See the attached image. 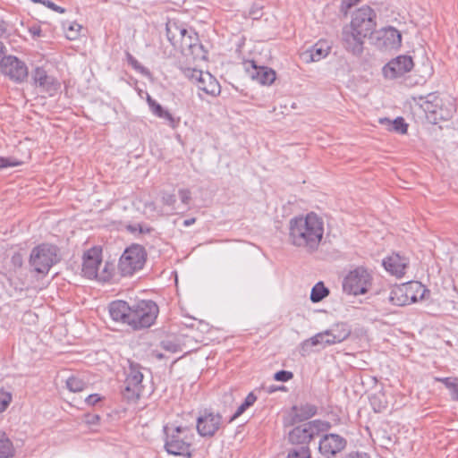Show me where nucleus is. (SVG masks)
Wrapping results in <instances>:
<instances>
[{"mask_svg":"<svg viewBox=\"0 0 458 458\" xmlns=\"http://www.w3.org/2000/svg\"><path fill=\"white\" fill-rule=\"evenodd\" d=\"M323 423L319 420L308 421L289 431L287 441L293 446L305 447L319 435Z\"/></svg>","mask_w":458,"mask_h":458,"instance_id":"nucleus-7","label":"nucleus"},{"mask_svg":"<svg viewBox=\"0 0 458 458\" xmlns=\"http://www.w3.org/2000/svg\"><path fill=\"white\" fill-rule=\"evenodd\" d=\"M329 49L330 47L327 46V42L319 41L309 50L305 51L302 54V58L307 63L318 62L328 55Z\"/></svg>","mask_w":458,"mask_h":458,"instance_id":"nucleus-26","label":"nucleus"},{"mask_svg":"<svg viewBox=\"0 0 458 458\" xmlns=\"http://www.w3.org/2000/svg\"><path fill=\"white\" fill-rule=\"evenodd\" d=\"M383 266L391 275L401 277L405 274L408 259L397 253H394L383 260Z\"/></svg>","mask_w":458,"mask_h":458,"instance_id":"nucleus-23","label":"nucleus"},{"mask_svg":"<svg viewBox=\"0 0 458 458\" xmlns=\"http://www.w3.org/2000/svg\"><path fill=\"white\" fill-rule=\"evenodd\" d=\"M371 276L363 267H357L344 277L343 289L348 294L359 295L368 292Z\"/></svg>","mask_w":458,"mask_h":458,"instance_id":"nucleus-9","label":"nucleus"},{"mask_svg":"<svg viewBox=\"0 0 458 458\" xmlns=\"http://www.w3.org/2000/svg\"><path fill=\"white\" fill-rule=\"evenodd\" d=\"M413 65L414 64L411 56L399 55L383 67V73L387 79H396L410 72Z\"/></svg>","mask_w":458,"mask_h":458,"instance_id":"nucleus-16","label":"nucleus"},{"mask_svg":"<svg viewBox=\"0 0 458 458\" xmlns=\"http://www.w3.org/2000/svg\"><path fill=\"white\" fill-rule=\"evenodd\" d=\"M331 341H332V335H327L326 344H327V345H333V344H336V343H331Z\"/></svg>","mask_w":458,"mask_h":458,"instance_id":"nucleus-59","label":"nucleus"},{"mask_svg":"<svg viewBox=\"0 0 458 458\" xmlns=\"http://www.w3.org/2000/svg\"><path fill=\"white\" fill-rule=\"evenodd\" d=\"M143 390V386L127 384L124 382L123 387L122 389V394L123 398L128 401H136L140 398Z\"/></svg>","mask_w":458,"mask_h":458,"instance_id":"nucleus-34","label":"nucleus"},{"mask_svg":"<svg viewBox=\"0 0 458 458\" xmlns=\"http://www.w3.org/2000/svg\"><path fill=\"white\" fill-rule=\"evenodd\" d=\"M179 196L183 204H189L191 199V192L188 189L179 190Z\"/></svg>","mask_w":458,"mask_h":458,"instance_id":"nucleus-47","label":"nucleus"},{"mask_svg":"<svg viewBox=\"0 0 458 458\" xmlns=\"http://www.w3.org/2000/svg\"><path fill=\"white\" fill-rule=\"evenodd\" d=\"M250 14L253 17V19H258V16L259 14V10H254V9H251L250 12Z\"/></svg>","mask_w":458,"mask_h":458,"instance_id":"nucleus-58","label":"nucleus"},{"mask_svg":"<svg viewBox=\"0 0 458 458\" xmlns=\"http://www.w3.org/2000/svg\"><path fill=\"white\" fill-rule=\"evenodd\" d=\"M155 357L158 360H162L165 356L163 353L160 352H155Z\"/></svg>","mask_w":458,"mask_h":458,"instance_id":"nucleus-61","label":"nucleus"},{"mask_svg":"<svg viewBox=\"0 0 458 458\" xmlns=\"http://www.w3.org/2000/svg\"><path fill=\"white\" fill-rule=\"evenodd\" d=\"M146 260L145 248L140 244H132L120 257L117 270L122 276H131L143 268Z\"/></svg>","mask_w":458,"mask_h":458,"instance_id":"nucleus-5","label":"nucleus"},{"mask_svg":"<svg viewBox=\"0 0 458 458\" xmlns=\"http://www.w3.org/2000/svg\"><path fill=\"white\" fill-rule=\"evenodd\" d=\"M293 423L305 421L317 414L318 407L315 404L305 403L294 405L292 408Z\"/></svg>","mask_w":458,"mask_h":458,"instance_id":"nucleus-25","label":"nucleus"},{"mask_svg":"<svg viewBox=\"0 0 458 458\" xmlns=\"http://www.w3.org/2000/svg\"><path fill=\"white\" fill-rule=\"evenodd\" d=\"M327 335H328V332H327V330L319 332V333L316 334L315 335H313L312 337H310V339L306 340L303 343V344L310 345V346H317V345L327 346V344H326Z\"/></svg>","mask_w":458,"mask_h":458,"instance_id":"nucleus-38","label":"nucleus"},{"mask_svg":"<svg viewBox=\"0 0 458 458\" xmlns=\"http://www.w3.org/2000/svg\"><path fill=\"white\" fill-rule=\"evenodd\" d=\"M15 449L4 432L0 431V458H13Z\"/></svg>","mask_w":458,"mask_h":458,"instance_id":"nucleus-30","label":"nucleus"},{"mask_svg":"<svg viewBox=\"0 0 458 458\" xmlns=\"http://www.w3.org/2000/svg\"><path fill=\"white\" fill-rule=\"evenodd\" d=\"M310 449L309 446H293L289 449L287 458H310Z\"/></svg>","mask_w":458,"mask_h":458,"instance_id":"nucleus-37","label":"nucleus"},{"mask_svg":"<svg viewBox=\"0 0 458 458\" xmlns=\"http://www.w3.org/2000/svg\"><path fill=\"white\" fill-rule=\"evenodd\" d=\"M126 59L128 64L137 72H139L141 74H147L148 69L145 68L143 65L139 63V61L129 52L126 53Z\"/></svg>","mask_w":458,"mask_h":458,"instance_id":"nucleus-41","label":"nucleus"},{"mask_svg":"<svg viewBox=\"0 0 458 458\" xmlns=\"http://www.w3.org/2000/svg\"><path fill=\"white\" fill-rule=\"evenodd\" d=\"M12 402V394L9 392L0 390V412L4 411Z\"/></svg>","mask_w":458,"mask_h":458,"instance_id":"nucleus-45","label":"nucleus"},{"mask_svg":"<svg viewBox=\"0 0 458 458\" xmlns=\"http://www.w3.org/2000/svg\"><path fill=\"white\" fill-rule=\"evenodd\" d=\"M21 165H22V162L13 158V157H0V169L6 168V167L19 166Z\"/></svg>","mask_w":458,"mask_h":458,"instance_id":"nucleus-43","label":"nucleus"},{"mask_svg":"<svg viewBox=\"0 0 458 458\" xmlns=\"http://www.w3.org/2000/svg\"><path fill=\"white\" fill-rule=\"evenodd\" d=\"M127 228H128V230H129L131 233L139 232V226H138V224H137V225H129Z\"/></svg>","mask_w":458,"mask_h":458,"instance_id":"nucleus-56","label":"nucleus"},{"mask_svg":"<svg viewBox=\"0 0 458 458\" xmlns=\"http://www.w3.org/2000/svg\"><path fill=\"white\" fill-rule=\"evenodd\" d=\"M382 397H384V395L381 394H374L370 397V404L376 412H380L386 408V405L383 404L381 402Z\"/></svg>","mask_w":458,"mask_h":458,"instance_id":"nucleus-42","label":"nucleus"},{"mask_svg":"<svg viewBox=\"0 0 458 458\" xmlns=\"http://www.w3.org/2000/svg\"><path fill=\"white\" fill-rule=\"evenodd\" d=\"M29 30H30V34L32 35L33 38H37V37H40L41 36L42 30H41L39 26H36V25L35 26H31Z\"/></svg>","mask_w":458,"mask_h":458,"instance_id":"nucleus-53","label":"nucleus"},{"mask_svg":"<svg viewBox=\"0 0 458 458\" xmlns=\"http://www.w3.org/2000/svg\"><path fill=\"white\" fill-rule=\"evenodd\" d=\"M222 416L211 410H205L197 419V431L199 436L205 437H213L220 428Z\"/></svg>","mask_w":458,"mask_h":458,"instance_id":"nucleus-13","label":"nucleus"},{"mask_svg":"<svg viewBox=\"0 0 458 458\" xmlns=\"http://www.w3.org/2000/svg\"><path fill=\"white\" fill-rule=\"evenodd\" d=\"M82 27L76 22L69 23L67 28L64 27L66 38L70 40L76 39Z\"/></svg>","mask_w":458,"mask_h":458,"instance_id":"nucleus-40","label":"nucleus"},{"mask_svg":"<svg viewBox=\"0 0 458 458\" xmlns=\"http://www.w3.org/2000/svg\"><path fill=\"white\" fill-rule=\"evenodd\" d=\"M6 32V28L4 22H0V37H2Z\"/></svg>","mask_w":458,"mask_h":458,"instance_id":"nucleus-57","label":"nucleus"},{"mask_svg":"<svg viewBox=\"0 0 458 458\" xmlns=\"http://www.w3.org/2000/svg\"><path fill=\"white\" fill-rule=\"evenodd\" d=\"M57 247L53 244L42 243L31 250L30 265L37 273L47 274L57 262Z\"/></svg>","mask_w":458,"mask_h":458,"instance_id":"nucleus-6","label":"nucleus"},{"mask_svg":"<svg viewBox=\"0 0 458 458\" xmlns=\"http://www.w3.org/2000/svg\"><path fill=\"white\" fill-rule=\"evenodd\" d=\"M67 388L73 393L81 392L87 387V383L78 377L72 376L66 380Z\"/></svg>","mask_w":458,"mask_h":458,"instance_id":"nucleus-36","label":"nucleus"},{"mask_svg":"<svg viewBox=\"0 0 458 458\" xmlns=\"http://www.w3.org/2000/svg\"><path fill=\"white\" fill-rule=\"evenodd\" d=\"M165 449L169 454L191 457V443L193 435L186 426L165 425Z\"/></svg>","mask_w":458,"mask_h":458,"instance_id":"nucleus-4","label":"nucleus"},{"mask_svg":"<svg viewBox=\"0 0 458 458\" xmlns=\"http://www.w3.org/2000/svg\"><path fill=\"white\" fill-rule=\"evenodd\" d=\"M33 84L40 89L41 92L54 96L60 88V83L54 77L49 75L42 67H36L32 72Z\"/></svg>","mask_w":458,"mask_h":458,"instance_id":"nucleus-17","label":"nucleus"},{"mask_svg":"<svg viewBox=\"0 0 458 458\" xmlns=\"http://www.w3.org/2000/svg\"><path fill=\"white\" fill-rule=\"evenodd\" d=\"M257 401V396L253 393H250L244 402L238 407L234 414L231 417L229 422H232L239 416H241L248 408L252 406L254 403Z\"/></svg>","mask_w":458,"mask_h":458,"instance_id":"nucleus-35","label":"nucleus"},{"mask_svg":"<svg viewBox=\"0 0 458 458\" xmlns=\"http://www.w3.org/2000/svg\"><path fill=\"white\" fill-rule=\"evenodd\" d=\"M327 332L332 335L331 343H342L350 336L352 329L347 323L340 322L327 329Z\"/></svg>","mask_w":458,"mask_h":458,"instance_id":"nucleus-27","label":"nucleus"},{"mask_svg":"<svg viewBox=\"0 0 458 458\" xmlns=\"http://www.w3.org/2000/svg\"><path fill=\"white\" fill-rule=\"evenodd\" d=\"M187 31L184 24L176 20H168L165 24L166 38L176 49L182 47V40Z\"/></svg>","mask_w":458,"mask_h":458,"instance_id":"nucleus-21","label":"nucleus"},{"mask_svg":"<svg viewBox=\"0 0 458 458\" xmlns=\"http://www.w3.org/2000/svg\"><path fill=\"white\" fill-rule=\"evenodd\" d=\"M161 346L164 350L173 353L182 351L180 344L171 340L162 341Z\"/></svg>","mask_w":458,"mask_h":458,"instance_id":"nucleus-44","label":"nucleus"},{"mask_svg":"<svg viewBox=\"0 0 458 458\" xmlns=\"http://www.w3.org/2000/svg\"><path fill=\"white\" fill-rule=\"evenodd\" d=\"M45 1L46 0H33V2H35V3H41V4H43V2H45Z\"/></svg>","mask_w":458,"mask_h":458,"instance_id":"nucleus-62","label":"nucleus"},{"mask_svg":"<svg viewBox=\"0 0 458 458\" xmlns=\"http://www.w3.org/2000/svg\"><path fill=\"white\" fill-rule=\"evenodd\" d=\"M101 249L93 247L84 252L81 272L84 277L94 279L98 276L99 266L102 263Z\"/></svg>","mask_w":458,"mask_h":458,"instance_id":"nucleus-18","label":"nucleus"},{"mask_svg":"<svg viewBox=\"0 0 458 458\" xmlns=\"http://www.w3.org/2000/svg\"><path fill=\"white\" fill-rule=\"evenodd\" d=\"M379 123L381 124H385L387 126L389 131H393L398 132L400 134L407 133L408 124L405 123L404 119L401 116L396 117L394 120H390L388 118H380Z\"/></svg>","mask_w":458,"mask_h":458,"instance_id":"nucleus-29","label":"nucleus"},{"mask_svg":"<svg viewBox=\"0 0 458 458\" xmlns=\"http://www.w3.org/2000/svg\"><path fill=\"white\" fill-rule=\"evenodd\" d=\"M284 389H285V387H284V386H279V387L272 386V387L269 389V391H268V392L272 393V392H274V391H276V390H284Z\"/></svg>","mask_w":458,"mask_h":458,"instance_id":"nucleus-60","label":"nucleus"},{"mask_svg":"<svg viewBox=\"0 0 458 458\" xmlns=\"http://www.w3.org/2000/svg\"><path fill=\"white\" fill-rule=\"evenodd\" d=\"M176 49L180 50L182 55H191L194 59H203L206 55L198 34L192 30H187L182 40V47H178Z\"/></svg>","mask_w":458,"mask_h":458,"instance_id":"nucleus-15","label":"nucleus"},{"mask_svg":"<svg viewBox=\"0 0 458 458\" xmlns=\"http://www.w3.org/2000/svg\"><path fill=\"white\" fill-rule=\"evenodd\" d=\"M187 31L184 24L176 20H168L165 24L166 38L176 49L182 47V40Z\"/></svg>","mask_w":458,"mask_h":458,"instance_id":"nucleus-22","label":"nucleus"},{"mask_svg":"<svg viewBox=\"0 0 458 458\" xmlns=\"http://www.w3.org/2000/svg\"><path fill=\"white\" fill-rule=\"evenodd\" d=\"M345 458H370L367 453L364 452H351Z\"/></svg>","mask_w":458,"mask_h":458,"instance_id":"nucleus-52","label":"nucleus"},{"mask_svg":"<svg viewBox=\"0 0 458 458\" xmlns=\"http://www.w3.org/2000/svg\"><path fill=\"white\" fill-rule=\"evenodd\" d=\"M183 75L192 81L199 90L211 97H217L221 93L218 81L208 72L195 68H184Z\"/></svg>","mask_w":458,"mask_h":458,"instance_id":"nucleus-8","label":"nucleus"},{"mask_svg":"<svg viewBox=\"0 0 458 458\" xmlns=\"http://www.w3.org/2000/svg\"><path fill=\"white\" fill-rule=\"evenodd\" d=\"M101 396L98 394H89L86 399L85 403L89 406L96 405L98 402L101 401Z\"/></svg>","mask_w":458,"mask_h":458,"instance_id":"nucleus-51","label":"nucleus"},{"mask_svg":"<svg viewBox=\"0 0 458 458\" xmlns=\"http://www.w3.org/2000/svg\"><path fill=\"white\" fill-rule=\"evenodd\" d=\"M138 226H139V232L140 233H149L152 231V229L150 227H144L140 224H138Z\"/></svg>","mask_w":458,"mask_h":458,"instance_id":"nucleus-54","label":"nucleus"},{"mask_svg":"<svg viewBox=\"0 0 458 458\" xmlns=\"http://www.w3.org/2000/svg\"><path fill=\"white\" fill-rule=\"evenodd\" d=\"M347 441L338 434H326L318 443V451L326 458L335 457L346 446Z\"/></svg>","mask_w":458,"mask_h":458,"instance_id":"nucleus-14","label":"nucleus"},{"mask_svg":"<svg viewBox=\"0 0 458 458\" xmlns=\"http://www.w3.org/2000/svg\"><path fill=\"white\" fill-rule=\"evenodd\" d=\"M195 222H196V218L195 217H191V218L184 220L183 221V225L187 227V226H190V225H193Z\"/></svg>","mask_w":458,"mask_h":458,"instance_id":"nucleus-55","label":"nucleus"},{"mask_svg":"<svg viewBox=\"0 0 458 458\" xmlns=\"http://www.w3.org/2000/svg\"><path fill=\"white\" fill-rule=\"evenodd\" d=\"M293 374L291 371L287 370H279L275 373L274 379L280 382H287L292 379Z\"/></svg>","mask_w":458,"mask_h":458,"instance_id":"nucleus-46","label":"nucleus"},{"mask_svg":"<svg viewBox=\"0 0 458 458\" xmlns=\"http://www.w3.org/2000/svg\"><path fill=\"white\" fill-rule=\"evenodd\" d=\"M435 381L441 382L445 386L450 390L451 398L454 401L458 402V377H435Z\"/></svg>","mask_w":458,"mask_h":458,"instance_id":"nucleus-33","label":"nucleus"},{"mask_svg":"<svg viewBox=\"0 0 458 458\" xmlns=\"http://www.w3.org/2000/svg\"><path fill=\"white\" fill-rule=\"evenodd\" d=\"M43 4L56 13H65L64 8L55 4L54 2H52L50 0H46L45 2H43Z\"/></svg>","mask_w":458,"mask_h":458,"instance_id":"nucleus-48","label":"nucleus"},{"mask_svg":"<svg viewBox=\"0 0 458 458\" xmlns=\"http://www.w3.org/2000/svg\"><path fill=\"white\" fill-rule=\"evenodd\" d=\"M247 70L250 77L263 85H270L276 80V72L271 68L266 66H258L254 61H250Z\"/></svg>","mask_w":458,"mask_h":458,"instance_id":"nucleus-20","label":"nucleus"},{"mask_svg":"<svg viewBox=\"0 0 458 458\" xmlns=\"http://www.w3.org/2000/svg\"><path fill=\"white\" fill-rule=\"evenodd\" d=\"M324 235V222L314 212L289 221V242L308 253L318 250Z\"/></svg>","mask_w":458,"mask_h":458,"instance_id":"nucleus-2","label":"nucleus"},{"mask_svg":"<svg viewBox=\"0 0 458 458\" xmlns=\"http://www.w3.org/2000/svg\"><path fill=\"white\" fill-rule=\"evenodd\" d=\"M422 290L423 286L419 282H410L408 284L394 286L388 296V301L394 306H404L411 302H415L418 297L415 295V292Z\"/></svg>","mask_w":458,"mask_h":458,"instance_id":"nucleus-11","label":"nucleus"},{"mask_svg":"<svg viewBox=\"0 0 458 458\" xmlns=\"http://www.w3.org/2000/svg\"><path fill=\"white\" fill-rule=\"evenodd\" d=\"M158 312V306L151 300H142L132 306L124 301H115L109 305L111 318L133 330L150 327L155 323Z\"/></svg>","mask_w":458,"mask_h":458,"instance_id":"nucleus-1","label":"nucleus"},{"mask_svg":"<svg viewBox=\"0 0 458 458\" xmlns=\"http://www.w3.org/2000/svg\"><path fill=\"white\" fill-rule=\"evenodd\" d=\"M0 69L4 75L16 83L25 81L29 76L27 64L14 55H6Z\"/></svg>","mask_w":458,"mask_h":458,"instance_id":"nucleus-12","label":"nucleus"},{"mask_svg":"<svg viewBox=\"0 0 458 458\" xmlns=\"http://www.w3.org/2000/svg\"><path fill=\"white\" fill-rule=\"evenodd\" d=\"M114 266L113 264L106 263L103 269L98 271V276L95 278L101 282H107L113 276Z\"/></svg>","mask_w":458,"mask_h":458,"instance_id":"nucleus-39","label":"nucleus"},{"mask_svg":"<svg viewBox=\"0 0 458 458\" xmlns=\"http://www.w3.org/2000/svg\"><path fill=\"white\" fill-rule=\"evenodd\" d=\"M330 293V291L327 287L325 286L323 282H318L311 289L310 292V301L313 303H318L327 297Z\"/></svg>","mask_w":458,"mask_h":458,"instance_id":"nucleus-32","label":"nucleus"},{"mask_svg":"<svg viewBox=\"0 0 458 458\" xmlns=\"http://www.w3.org/2000/svg\"><path fill=\"white\" fill-rule=\"evenodd\" d=\"M162 201L165 205L174 206L176 202L175 195L172 193H164L162 196Z\"/></svg>","mask_w":458,"mask_h":458,"instance_id":"nucleus-49","label":"nucleus"},{"mask_svg":"<svg viewBox=\"0 0 458 458\" xmlns=\"http://www.w3.org/2000/svg\"><path fill=\"white\" fill-rule=\"evenodd\" d=\"M143 374L140 371V366L139 364L131 363L129 371L126 376L124 382L127 384H132L140 386H142Z\"/></svg>","mask_w":458,"mask_h":458,"instance_id":"nucleus-31","label":"nucleus"},{"mask_svg":"<svg viewBox=\"0 0 458 458\" xmlns=\"http://www.w3.org/2000/svg\"><path fill=\"white\" fill-rule=\"evenodd\" d=\"M376 18L377 14L372 8L362 6L353 13L350 27L360 35L370 36L376 29Z\"/></svg>","mask_w":458,"mask_h":458,"instance_id":"nucleus-10","label":"nucleus"},{"mask_svg":"<svg viewBox=\"0 0 458 458\" xmlns=\"http://www.w3.org/2000/svg\"><path fill=\"white\" fill-rule=\"evenodd\" d=\"M382 39L384 40V46L388 48H396L402 44V35L394 27H387L382 30Z\"/></svg>","mask_w":458,"mask_h":458,"instance_id":"nucleus-28","label":"nucleus"},{"mask_svg":"<svg viewBox=\"0 0 458 458\" xmlns=\"http://www.w3.org/2000/svg\"><path fill=\"white\" fill-rule=\"evenodd\" d=\"M147 102L151 113L157 117L165 120L170 127L174 129L179 125L180 118H175L149 95H148Z\"/></svg>","mask_w":458,"mask_h":458,"instance_id":"nucleus-24","label":"nucleus"},{"mask_svg":"<svg viewBox=\"0 0 458 458\" xmlns=\"http://www.w3.org/2000/svg\"><path fill=\"white\" fill-rule=\"evenodd\" d=\"M413 100L420 102L419 103L420 107L424 110L428 121L432 124L450 120L456 112L455 99L451 96L440 97L432 92L426 96H415Z\"/></svg>","mask_w":458,"mask_h":458,"instance_id":"nucleus-3","label":"nucleus"},{"mask_svg":"<svg viewBox=\"0 0 458 458\" xmlns=\"http://www.w3.org/2000/svg\"><path fill=\"white\" fill-rule=\"evenodd\" d=\"M84 420L88 425H97L100 420V416L98 414L88 413L85 415Z\"/></svg>","mask_w":458,"mask_h":458,"instance_id":"nucleus-50","label":"nucleus"},{"mask_svg":"<svg viewBox=\"0 0 458 458\" xmlns=\"http://www.w3.org/2000/svg\"><path fill=\"white\" fill-rule=\"evenodd\" d=\"M366 36L358 34V31L354 30L352 27L346 26L342 31V40L344 48L352 53L353 55H359L363 51V39Z\"/></svg>","mask_w":458,"mask_h":458,"instance_id":"nucleus-19","label":"nucleus"}]
</instances>
